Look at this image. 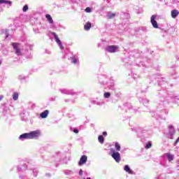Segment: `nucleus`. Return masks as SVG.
<instances>
[{"label":"nucleus","instance_id":"6","mask_svg":"<svg viewBox=\"0 0 179 179\" xmlns=\"http://www.w3.org/2000/svg\"><path fill=\"white\" fill-rule=\"evenodd\" d=\"M86 162H87V156L83 155L78 162V165L83 166V164H85Z\"/></svg>","mask_w":179,"mask_h":179},{"label":"nucleus","instance_id":"14","mask_svg":"<svg viewBox=\"0 0 179 179\" xmlns=\"http://www.w3.org/2000/svg\"><path fill=\"white\" fill-rule=\"evenodd\" d=\"M98 141L99 143H101V144L104 143V137L101 135L99 136Z\"/></svg>","mask_w":179,"mask_h":179},{"label":"nucleus","instance_id":"24","mask_svg":"<svg viewBox=\"0 0 179 179\" xmlns=\"http://www.w3.org/2000/svg\"><path fill=\"white\" fill-rule=\"evenodd\" d=\"M71 59H72L73 64H77L78 63V59L76 58L72 57Z\"/></svg>","mask_w":179,"mask_h":179},{"label":"nucleus","instance_id":"20","mask_svg":"<svg viewBox=\"0 0 179 179\" xmlns=\"http://www.w3.org/2000/svg\"><path fill=\"white\" fill-rule=\"evenodd\" d=\"M105 99H108V97H110V96H111V94L110 92H105L103 94Z\"/></svg>","mask_w":179,"mask_h":179},{"label":"nucleus","instance_id":"19","mask_svg":"<svg viewBox=\"0 0 179 179\" xmlns=\"http://www.w3.org/2000/svg\"><path fill=\"white\" fill-rule=\"evenodd\" d=\"M113 17H115V13H109L108 15V19H113Z\"/></svg>","mask_w":179,"mask_h":179},{"label":"nucleus","instance_id":"21","mask_svg":"<svg viewBox=\"0 0 179 179\" xmlns=\"http://www.w3.org/2000/svg\"><path fill=\"white\" fill-rule=\"evenodd\" d=\"M23 12H27L29 10V6L25 5L22 8Z\"/></svg>","mask_w":179,"mask_h":179},{"label":"nucleus","instance_id":"1","mask_svg":"<svg viewBox=\"0 0 179 179\" xmlns=\"http://www.w3.org/2000/svg\"><path fill=\"white\" fill-rule=\"evenodd\" d=\"M156 17H157L156 15H152L150 17V22L154 29H159V24H157V21H156Z\"/></svg>","mask_w":179,"mask_h":179},{"label":"nucleus","instance_id":"7","mask_svg":"<svg viewBox=\"0 0 179 179\" xmlns=\"http://www.w3.org/2000/svg\"><path fill=\"white\" fill-rule=\"evenodd\" d=\"M171 15L173 19H176V17L178 16L179 12L178 11V10H172L171 12Z\"/></svg>","mask_w":179,"mask_h":179},{"label":"nucleus","instance_id":"29","mask_svg":"<svg viewBox=\"0 0 179 179\" xmlns=\"http://www.w3.org/2000/svg\"><path fill=\"white\" fill-rule=\"evenodd\" d=\"M3 97H4L3 95L0 96V101L3 99Z\"/></svg>","mask_w":179,"mask_h":179},{"label":"nucleus","instance_id":"15","mask_svg":"<svg viewBox=\"0 0 179 179\" xmlns=\"http://www.w3.org/2000/svg\"><path fill=\"white\" fill-rule=\"evenodd\" d=\"M13 99L15 101L17 100V99H19V93L14 92L13 94Z\"/></svg>","mask_w":179,"mask_h":179},{"label":"nucleus","instance_id":"22","mask_svg":"<svg viewBox=\"0 0 179 179\" xmlns=\"http://www.w3.org/2000/svg\"><path fill=\"white\" fill-rule=\"evenodd\" d=\"M150 148H152V143H147L145 145V149H150Z\"/></svg>","mask_w":179,"mask_h":179},{"label":"nucleus","instance_id":"27","mask_svg":"<svg viewBox=\"0 0 179 179\" xmlns=\"http://www.w3.org/2000/svg\"><path fill=\"white\" fill-rule=\"evenodd\" d=\"M103 136H107V131H103Z\"/></svg>","mask_w":179,"mask_h":179},{"label":"nucleus","instance_id":"25","mask_svg":"<svg viewBox=\"0 0 179 179\" xmlns=\"http://www.w3.org/2000/svg\"><path fill=\"white\" fill-rule=\"evenodd\" d=\"M60 50H64V46L62 45V43L58 44Z\"/></svg>","mask_w":179,"mask_h":179},{"label":"nucleus","instance_id":"17","mask_svg":"<svg viewBox=\"0 0 179 179\" xmlns=\"http://www.w3.org/2000/svg\"><path fill=\"white\" fill-rule=\"evenodd\" d=\"M166 156H167L168 160H169V162H171V161L173 160V159H174V156H173V155H171L170 153L166 154Z\"/></svg>","mask_w":179,"mask_h":179},{"label":"nucleus","instance_id":"2","mask_svg":"<svg viewBox=\"0 0 179 179\" xmlns=\"http://www.w3.org/2000/svg\"><path fill=\"white\" fill-rule=\"evenodd\" d=\"M11 45H13V48L15 50V54L17 55H22V52H20V48H19V45H20V43H12Z\"/></svg>","mask_w":179,"mask_h":179},{"label":"nucleus","instance_id":"8","mask_svg":"<svg viewBox=\"0 0 179 179\" xmlns=\"http://www.w3.org/2000/svg\"><path fill=\"white\" fill-rule=\"evenodd\" d=\"M19 139H30L29 133H24L20 136Z\"/></svg>","mask_w":179,"mask_h":179},{"label":"nucleus","instance_id":"16","mask_svg":"<svg viewBox=\"0 0 179 179\" xmlns=\"http://www.w3.org/2000/svg\"><path fill=\"white\" fill-rule=\"evenodd\" d=\"M115 147L116 150H117V152H120V150H121V145H120V143H115Z\"/></svg>","mask_w":179,"mask_h":179},{"label":"nucleus","instance_id":"30","mask_svg":"<svg viewBox=\"0 0 179 179\" xmlns=\"http://www.w3.org/2000/svg\"><path fill=\"white\" fill-rule=\"evenodd\" d=\"M170 129H172L173 126H169Z\"/></svg>","mask_w":179,"mask_h":179},{"label":"nucleus","instance_id":"4","mask_svg":"<svg viewBox=\"0 0 179 179\" xmlns=\"http://www.w3.org/2000/svg\"><path fill=\"white\" fill-rule=\"evenodd\" d=\"M112 157L114 159V160H115L117 163H120V162H121V155L120 152H114L112 154Z\"/></svg>","mask_w":179,"mask_h":179},{"label":"nucleus","instance_id":"13","mask_svg":"<svg viewBox=\"0 0 179 179\" xmlns=\"http://www.w3.org/2000/svg\"><path fill=\"white\" fill-rule=\"evenodd\" d=\"M124 171H126L127 173H129V174H132V171H131V169L129 168V166H128V165H125Z\"/></svg>","mask_w":179,"mask_h":179},{"label":"nucleus","instance_id":"12","mask_svg":"<svg viewBox=\"0 0 179 179\" xmlns=\"http://www.w3.org/2000/svg\"><path fill=\"white\" fill-rule=\"evenodd\" d=\"M45 17H46V19H48L49 23H50L51 24L54 23V20H52V17L50 14H47Z\"/></svg>","mask_w":179,"mask_h":179},{"label":"nucleus","instance_id":"18","mask_svg":"<svg viewBox=\"0 0 179 179\" xmlns=\"http://www.w3.org/2000/svg\"><path fill=\"white\" fill-rule=\"evenodd\" d=\"M2 3H8V5H12V1H6V0H0V4Z\"/></svg>","mask_w":179,"mask_h":179},{"label":"nucleus","instance_id":"23","mask_svg":"<svg viewBox=\"0 0 179 179\" xmlns=\"http://www.w3.org/2000/svg\"><path fill=\"white\" fill-rule=\"evenodd\" d=\"M85 12H87V13H90V12H92V8H90V7L86 8Z\"/></svg>","mask_w":179,"mask_h":179},{"label":"nucleus","instance_id":"10","mask_svg":"<svg viewBox=\"0 0 179 179\" xmlns=\"http://www.w3.org/2000/svg\"><path fill=\"white\" fill-rule=\"evenodd\" d=\"M90 29H92V23H90V22H87L84 25V29L85 30H89Z\"/></svg>","mask_w":179,"mask_h":179},{"label":"nucleus","instance_id":"11","mask_svg":"<svg viewBox=\"0 0 179 179\" xmlns=\"http://www.w3.org/2000/svg\"><path fill=\"white\" fill-rule=\"evenodd\" d=\"M52 36H54L55 40H56V43L57 44H61V40H59V38H58V35H57V34H55V32H52Z\"/></svg>","mask_w":179,"mask_h":179},{"label":"nucleus","instance_id":"5","mask_svg":"<svg viewBox=\"0 0 179 179\" xmlns=\"http://www.w3.org/2000/svg\"><path fill=\"white\" fill-rule=\"evenodd\" d=\"M117 50H118V46L117 45H109L106 48V51L110 53L115 52Z\"/></svg>","mask_w":179,"mask_h":179},{"label":"nucleus","instance_id":"31","mask_svg":"<svg viewBox=\"0 0 179 179\" xmlns=\"http://www.w3.org/2000/svg\"><path fill=\"white\" fill-rule=\"evenodd\" d=\"M1 64H2V62H0V65H1Z\"/></svg>","mask_w":179,"mask_h":179},{"label":"nucleus","instance_id":"3","mask_svg":"<svg viewBox=\"0 0 179 179\" xmlns=\"http://www.w3.org/2000/svg\"><path fill=\"white\" fill-rule=\"evenodd\" d=\"M29 139H34V138H38L40 136V131L36 130L34 131H31L29 133Z\"/></svg>","mask_w":179,"mask_h":179},{"label":"nucleus","instance_id":"26","mask_svg":"<svg viewBox=\"0 0 179 179\" xmlns=\"http://www.w3.org/2000/svg\"><path fill=\"white\" fill-rule=\"evenodd\" d=\"M73 133L74 134H79V130H78V129H73Z\"/></svg>","mask_w":179,"mask_h":179},{"label":"nucleus","instance_id":"28","mask_svg":"<svg viewBox=\"0 0 179 179\" xmlns=\"http://www.w3.org/2000/svg\"><path fill=\"white\" fill-rule=\"evenodd\" d=\"M79 174L80 176H82L83 174V172L82 171V170L80 171Z\"/></svg>","mask_w":179,"mask_h":179},{"label":"nucleus","instance_id":"9","mask_svg":"<svg viewBox=\"0 0 179 179\" xmlns=\"http://www.w3.org/2000/svg\"><path fill=\"white\" fill-rule=\"evenodd\" d=\"M49 113L50 112L48 111V110H45V111L41 113L40 115L41 118H47V117H48Z\"/></svg>","mask_w":179,"mask_h":179}]
</instances>
